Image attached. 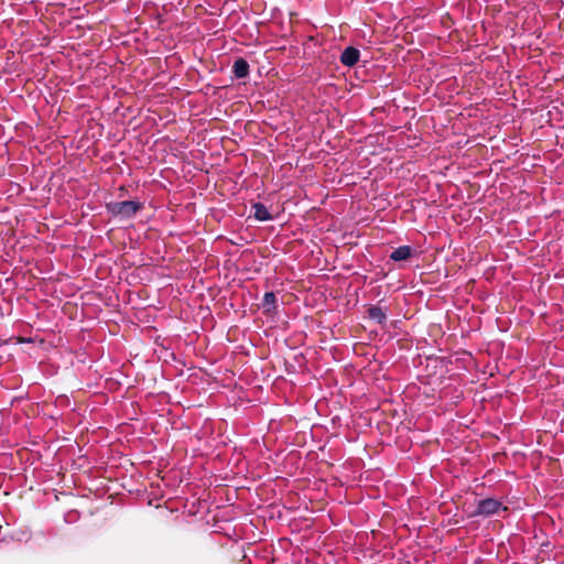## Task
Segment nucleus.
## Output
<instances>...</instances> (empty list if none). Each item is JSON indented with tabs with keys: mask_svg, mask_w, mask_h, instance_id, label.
I'll list each match as a JSON object with an SVG mask.
<instances>
[{
	"mask_svg": "<svg viewBox=\"0 0 564 564\" xmlns=\"http://www.w3.org/2000/svg\"><path fill=\"white\" fill-rule=\"evenodd\" d=\"M500 510H507L502 502L496 498L480 499L476 503V509L473 511V517L488 518L499 513Z\"/></svg>",
	"mask_w": 564,
	"mask_h": 564,
	"instance_id": "2",
	"label": "nucleus"
},
{
	"mask_svg": "<svg viewBox=\"0 0 564 564\" xmlns=\"http://www.w3.org/2000/svg\"><path fill=\"white\" fill-rule=\"evenodd\" d=\"M262 308L264 313L275 312L278 308V300L274 292H265L262 300Z\"/></svg>",
	"mask_w": 564,
	"mask_h": 564,
	"instance_id": "8",
	"label": "nucleus"
},
{
	"mask_svg": "<svg viewBox=\"0 0 564 564\" xmlns=\"http://www.w3.org/2000/svg\"><path fill=\"white\" fill-rule=\"evenodd\" d=\"M105 208L111 217L129 220L142 208V203L139 200L109 202L106 203Z\"/></svg>",
	"mask_w": 564,
	"mask_h": 564,
	"instance_id": "1",
	"label": "nucleus"
},
{
	"mask_svg": "<svg viewBox=\"0 0 564 564\" xmlns=\"http://www.w3.org/2000/svg\"><path fill=\"white\" fill-rule=\"evenodd\" d=\"M360 57V52L355 46H347L340 54V63L344 66L352 67L355 66Z\"/></svg>",
	"mask_w": 564,
	"mask_h": 564,
	"instance_id": "3",
	"label": "nucleus"
},
{
	"mask_svg": "<svg viewBox=\"0 0 564 564\" xmlns=\"http://www.w3.org/2000/svg\"><path fill=\"white\" fill-rule=\"evenodd\" d=\"M253 217L259 221H269L273 217L267 206L260 202L252 204Z\"/></svg>",
	"mask_w": 564,
	"mask_h": 564,
	"instance_id": "6",
	"label": "nucleus"
},
{
	"mask_svg": "<svg viewBox=\"0 0 564 564\" xmlns=\"http://www.w3.org/2000/svg\"><path fill=\"white\" fill-rule=\"evenodd\" d=\"M412 256V248L410 246H400L398 248H395L391 253H390V259L392 261H395V262H399V261H405L408 260L409 258H411Z\"/></svg>",
	"mask_w": 564,
	"mask_h": 564,
	"instance_id": "7",
	"label": "nucleus"
},
{
	"mask_svg": "<svg viewBox=\"0 0 564 564\" xmlns=\"http://www.w3.org/2000/svg\"><path fill=\"white\" fill-rule=\"evenodd\" d=\"M249 69H250V66L246 58L239 57L234 62L232 74H234L235 78H237V79L246 78L249 75Z\"/></svg>",
	"mask_w": 564,
	"mask_h": 564,
	"instance_id": "5",
	"label": "nucleus"
},
{
	"mask_svg": "<svg viewBox=\"0 0 564 564\" xmlns=\"http://www.w3.org/2000/svg\"><path fill=\"white\" fill-rule=\"evenodd\" d=\"M367 315L370 321L378 325H384L387 322V310L378 305H370L367 308Z\"/></svg>",
	"mask_w": 564,
	"mask_h": 564,
	"instance_id": "4",
	"label": "nucleus"
}]
</instances>
